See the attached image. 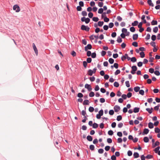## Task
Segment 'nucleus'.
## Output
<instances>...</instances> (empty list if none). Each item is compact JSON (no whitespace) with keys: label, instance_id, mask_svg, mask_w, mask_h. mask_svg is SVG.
<instances>
[{"label":"nucleus","instance_id":"obj_1","mask_svg":"<svg viewBox=\"0 0 160 160\" xmlns=\"http://www.w3.org/2000/svg\"><path fill=\"white\" fill-rule=\"evenodd\" d=\"M82 22H85L86 24L88 23L90 21V19L89 18H86L85 17H83L81 19Z\"/></svg>","mask_w":160,"mask_h":160},{"label":"nucleus","instance_id":"obj_2","mask_svg":"<svg viewBox=\"0 0 160 160\" xmlns=\"http://www.w3.org/2000/svg\"><path fill=\"white\" fill-rule=\"evenodd\" d=\"M81 29L82 30H85L86 31H88L90 29L89 28L88 26H86L82 25L81 26Z\"/></svg>","mask_w":160,"mask_h":160},{"label":"nucleus","instance_id":"obj_3","mask_svg":"<svg viewBox=\"0 0 160 160\" xmlns=\"http://www.w3.org/2000/svg\"><path fill=\"white\" fill-rule=\"evenodd\" d=\"M13 9L15 10L16 12H18L20 11L19 7L17 5H15L13 8Z\"/></svg>","mask_w":160,"mask_h":160},{"label":"nucleus","instance_id":"obj_4","mask_svg":"<svg viewBox=\"0 0 160 160\" xmlns=\"http://www.w3.org/2000/svg\"><path fill=\"white\" fill-rule=\"evenodd\" d=\"M32 47L36 55L37 56L38 55V50L34 43L32 44Z\"/></svg>","mask_w":160,"mask_h":160},{"label":"nucleus","instance_id":"obj_5","mask_svg":"<svg viewBox=\"0 0 160 160\" xmlns=\"http://www.w3.org/2000/svg\"><path fill=\"white\" fill-rule=\"evenodd\" d=\"M114 109L115 112H117L120 110V108L119 106L115 105L114 107Z\"/></svg>","mask_w":160,"mask_h":160},{"label":"nucleus","instance_id":"obj_6","mask_svg":"<svg viewBox=\"0 0 160 160\" xmlns=\"http://www.w3.org/2000/svg\"><path fill=\"white\" fill-rule=\"evenodd\" d=\"M160 144L159 142L157 141L155 143H153L152 147L153 148H155L157 146H158Z\"/></svg>","mask_w":160,"mask_h":160},{"label":"nucleus","instance_id":"obj_7","mask_svg":"<svg viewBox=\"0 0 160 160\" xmlns=\"http://www.w3.org/2000/svg\"><path fill=\"white\" fill-rule=\"evenodd\" d=\"M149 130L148 129L145 128L144 129L143 132H142V134H147L149 132Z\"/></svg>","mask_w":160,"mask_h":160},{"label":"nucleus","instance_id":"obj_8","mask_svg":"<svg viewBox=\"0 0 160 160\" xmlns=\"http://www.w3.org/2000/svg\"><path fill=\"white\" fill-rule=\"evenodd\" d=\"M138 35L137 34H133V37H132L133 40H136L138 39Z\"/></svg>","mask_w":160,"mask_h":160},{"label":"nucleus","instance_id":"obj_9","mask_svg":"<svg viewBox=\"0 0 160 160\" xmlns=\"http://www.w3.org/2000/svg\"><path fill=\"white\" fill-rule=\"evenodd\" d=\"M148 5L152 7H153L154 6V4L152 2V1L151 0H148Z\"/></svg>","mask_w":160,"mask_h":160},{"label":"nucleus","instance_id":"obj_10","mask_svg":"<svg viewBox=\"0 0 160 160\" xmlns=\"http://www.w3.org/2000/svg\"><path fill=\"white\" fill-rule=\"evenodd\" d=\"M140 88L138 86H137V87H135L134 88V91L136 92H138V91H139V90H140Z\"/></svg>","mask_w":160,"mask_h":160},{"label":"nucleus","instance_id":"obj_11","mask_svg":"<svg viewBox=\"0 0 160 160\" xmlns=\"http://www.w3.org/2000/svg\"><path fill=\"white\" fill-rule=\"evenodd\" d=\"M148 127L150 128H152L154 126H153V124L152 123V122H150L148 123Z\"/></svg>","mask_w":160,"mask_h":160},{"label":"nucleus","instance_id":"obj_12","mask_svg":"<svg viewBox=\"0 0 160 160\" xmlns=\"http://www.w3.org/2000/svg\"><path fill=\"white\" fill-rule=\"evenodd\" d=\"M146 110L149 113L151 114L152 112L153 108H151V109H150L149 108H147L146 109Z\"/></svg>","mask_w":160,"mask_h":160},{"label":"nucleus","instance_id":"obj_13","mask_svg":"<svg viewBox=\"0 0 160 160\" xmlns=\"http://www.w3.org/2000/svg\"><path fill=\"white\" fill-rule=\"evenodd\" d=\"M85 87L87 88L89 91H90V85L86 84L85 85Z\"/></svg>","mask_w":160,"mask_h":160},{"label":"nucleus","instance_id":"obj_14","mask_svg":"<svg viewBox=\"0 0 160 160\" xmlns=\"http://www.w3.org/2000/svg\"><path fill=\"white\" fill-rule=\"evenodd\" d=\"M88 49H90V44H88L85 48V50L87 51Z\"/></svg>","mask_w":160,"mask_h":160},{"label":"nucleus","instance_id":"obj_15","mask_svg":"<svg viewBox=\"0 0 160 160\" xmlns=\"http://www.w3.org/2000/svg\"><path fill=\"white\" fill-rule=\"evenodd\" d=\"M133 71H136L137 70V68L136 66H133L131 67Z\"/></svg>","mask_w":160,"mask_h":160},{"label":"nucleus","instance_id":"obj_16","mask_svg":"<svg viewBox=\"0 0 160 160\" xmlns=\"http://www.w3.org/2000/svg\"><path fill=\"white\" fill-rule=\"evenodd\" d=\"M139 108H138L136 107L134 108L133 110V112L135 113H137L139 112Z\"/></svg>","mask_w":160,"mask_h":160},{"label":"nucleus","instance_id":"obj_17","mask_svg":"<svg viewBox=\"0 0 160 160\" xmlns=\"http://www.w3.org/2000/svg\"><path fill=\"white\" fill-rule=\"evenodd\" d=\"M138 24V22L137 21H135L132 22V26H136Z\"/></svg>","mask_w":160,"mask_h":160},{"label":"nucleus","instance_id":"obj_18","mask_svg":"<svg viewBox=\"0 0 160 160\" xmlns=\"http://www.w3.org/2000/svg\"><path fill=\"white\" fill-rule=\"evenodd\" d=\"M149 139L148 137H146L144 138L143 141L145 142H148L149 141Z\"/></svg>","mask_w":160,"mask_h":160},{"label":"nucleus","instance_id":"obj_19","mask_svg":"<svg viewBox=\"0 0 160 160\" xmlns=\"http://www.w3.org/2000/svg\"><path fill=\"white\" fill-rule=\"evenodd\" d=\"M89 104V101L88 100H85L83 102L84 105H88Z\"/></svg>","mask_w":160,"mask_h":160},{"label":"nucleus","instance_id":"obj_20","mask_svg":"<svg viewBox=\"0 0 160 160\" xmlns=\"http://www.w3.org/2000/svg\"><path fill=\"white\" fill-rule=\"evenodd\" d=\"M133 156L135 158H138L139 157V154L137 152H135L133 154Z\"/></svg>","mask_w":160,"mask_h":160},{"label":"nucleus","instance_id":"obj_21","mask_svg":"<svg viewBox=\"0 0 160 160\" xmlns=\"http://www.w3.org/2000/svg\"><path fill=\"white\" fill-rule=\"evenodd\" d=\"M82 15L84 16L83 17H85L87 16V13L86 11H83L82 12Z\"/></svg>","mask_w":160,"mask_h":160},{"label":"nucleus","instance_id":"obj_22","mask_svg":"<svg viewBox=\"0 0 160 160\" xmlns=\"http://www.w3.org/2000/svg\"><path fill=\"white\" fill-rule=\"evenodd\" d=\"M160 147L159 146L158 147L156 148L154 150V151L155 152V153H157L158 151H159V149H160Z\"/></svg>","mask_w":160,"mask_h":160},{"label":"nucleus","instance_id":"obj_23","mask_svg":"<svg viewBox=\"0 0 160 160\" xmlns=\"http://www.w3.org/2000/svg\"><path fill=\"white\" fill-rule=\"evenodd\" d=\"M91 55L92 58H94L96 57V54L95 52H93L92 54L91 53Z\"/></svg>","mask_w":160,"mask_h":160},{"label":"nucleus","instance_id":"obj_24","mask_svg":"<svg viewBox=\"0 0 160 160\" xmlns=\"http://www.w3.org/2000/svg\"><path fill=\"white\" fill-rule=\"evenodd\" d=\"M104 23V22L102 21H99L98 22V26L100 27L102 26L103 24Z\"/></svg>","mask_w":160,"mask_h":160},{"label":"nucleus","instance_id":"obj_25","mask_svg":"<svg viewBox=\"0 0 160 160\" xmlns=\"http://www.w3.org/2000/svg\"><path fill=\"white\" fill-rule=\"evenodd\" d=\"M151 24L152 25H157V21L155 20H152L151 22Z\"/></svg>","mask_w":160,"mask_h":160},{"label":"nucleus","instance_id":"obj_26","mask_svg":"<svg viewBox=\"0 0 160 160\" xmlns=\"http://www.w3.org/2000/svg\"><path fill=\"white\" fill-rule=\"evenodd\" d=\"M130 60H131V62H136L137 61V59L134 57H132V58H131Z\"/></svg>","mask_w":160,"mask_h":160},{"label":"nucleus","instance_id":"obj_27","mask_svg":"<svg viewBox=\"0 0 160 160\" xmlns=\"http://www.w3.org/2000/svg\"><path fill=\"white\" fill-rule=\"evenodd\" d=\"M155 132L156 133H159L160 132V129L158 128H155Z\"/></svg>","mask_w":160,"mask_h":160},{"label":"nucleus","instance_id":"obj_28","mask_svg":"<svg viewBox=\"0 0 160 160\" xmlns=\"http://www.w3.org/2000/svg\"><path fill=\"white\" fill-rule=\"evenodd\" d=\"M108 61L110 64H112L114 62V60L112 58H110L109 59Z\"/></svg>","mask_w":160,"mask_h":160},{"label":"nucleus","instance_id":"obj_29","mask_svg":"<svg viewBox=\"0 0 160 160\" xmlns=\"http://www.w3.org/2000/svg\"><path fill=\"white\" fill-rule=\"evenodd\" d=\"M140 54L141 58H143L145 57L144 53L143 52H140Z\"/></svg>","mask_w":160,"mask_h":160},{"label":"nucleus","instance_id":"obj_30","mask_svg":"<svg viewBox=\"0 0 160 160\" xmlns=\"http://www.w3.org/2000/svg\"><path fill=\"white\" fill-rule=\"evenodd\" d=\"M122 39L120 37H118L117 39V41L118 43H121L122 42Z\"/></svg>","mask_w":160,"mask_h":160},{"label":"nucleus","instance_id":"obj_31","mask_svg":"<svg viewBox=\"0 0 160 160\" xmlns=\"http://www.w3.org/2000/svg\"><path fill=\"white\" fill-rule=\"evenodd\" d=\"M114 86L116 87H118L119 86V84L118 82H115L114 83Z\"/></svg>","mask_w":160,"mask_h":160},{"label":"nucleus","instance_id":"obj_32","mask_svg":"<svg viewBox=\"0 0 160 160\" xmlns=\"http://www.w3.org/2000/svg\"><path fill=\"white\" fill-rule=\"evenodd\" d=\"M103 11V9L102 8H100L99 9L98 12L99 13L102 14V13Z\"/></svg>","mask_w":160,"mask_h":160},{"label":"nucleus","instance_id":"obj_33","mask_svg":"<svg viewBox=\"0 0 160 160\" xmlns=\"http://www.w3.org/2000/svg\"><path fill=\"white\" fill-rule=\"evenodd\" d=\"M158 31V28L157 27H155L154 28H153V31L155 33L157 32Z\"/></svg>","mask_w":160,"mask_h":160},{"label":"nucleus","instance_id":"obj_34","mask_svg":"<svg viewBox=\"0 0 160 160\" xmlns=\"http://www.w3.org/2000/svg\"><path fill=\"white\" fill-rule=\"evenodd\" d=\"M152 158H153V156H152V155H150V154H148V155H147V156L146 157V158H147L148 159Z\"/></svg>","mask_w":160,"mask_h":160},{"label":"nucleus","instance_id":"obj_35","mask_svg":"<svg viewBox=\"0 0 160 160\" xmlns=\"http://www.w3.org/2000/svg\"><path fill=\"white\" fill-rule=\"evenodd\" d=\"M92 20L94 21L97 22L98 21L99 19L98 17H94L92 18Z\"/></svg>","mask_w":160,"mask_h":160},{"label":"nucleus","instance_id":"obj_36","mask_svg":"<svg viewBox=\"0 0 160 160\" xmlns=\"http://www.w3.org/2000/svg\"><path fill=\"white\" fill-rule=\"evenodd\" d=\"M122 119V117L121 115H119L117 116V120L118 121L121 120Z\"/></svg>","mask_w":160,"mask_h":160},{"label":"nucleus","instance_id":"obj_37","mask_svg":"<svg viewBox=\"0 0 160 160\" xmlns=\"http://www.w3.org/2000/svg\"><path fill=\"white\" fill-rule=\"evenodd\" d=\"M98 124L97 123H93L92 125V127L93 128H98Z\"/></svg>","mask_w":160,"mask_h":160},{"label":"nucleus","instance_id":"obj_38","mask_svg":"<svg viewBox=\"0 0 160 160\" xmlns=\"http://www.w3.org/2000/svg\"><path fill=\"white\" fill-rule=\"evenodd\" d=\"M130 30L132 32H134L135 31V29L134 27H132L130 28Z\"/></svg>","mask_w":160,"mask_h":160},{"label":"nucleus","instance_id":"obj_39","mask_svg":"<svg viewBox=\"0 0 160 160\" xmlns=\"http://www.w3.org/2000/svg\"><path fill=\"white\" fill-rule=\"evenodd\" d=\"M77 96L79 98H81L83 97V95L82 93L79 92L78 93Z\"/></svg>","mask_w":160,"mask_h":160},{"label":"nucleus","instance_id":"obj_40","mask_svg":"<svg viewBox=\"0 0 160 160\" xmlns=\"http://www.w3.org/2000/svg\"><path fill=\"white\" fill-rule=\"evenodd\" d=\"M132 45L135 47H137L138 46V43L137 42H133L132 43Z\"/></svg>","mask_w":160,"mask_h":160},{"label":"nucleus","instance_id":"obj_41","mask_svg":"<svg viewBox=\"0 0 160 160\" xmlns=\"http://www.w3.org/2000/svg\"><path fill=\"white\" fill-rule=\"evenodd\" d=\"M87 62L85 61H84L83 62V65L85 68H86L87 65Z\"/></svg>","mask_w":160,"mask_h":160},{"label":"nucleus","instance_id":"obj_42","mask_svg":"<svg viewBox=\"0 0 160 160\" xmlns=\"http://www.w3.org/2000/svg\"><path fill=\"white\" fill-rule=\"evenodd\" d=\"M114 26L113 23L112 22H110L109 23L108 27L110 28H112Z\"/></svg>","mask_w":160,"mask_h":160},{"label":"nucleus","instance_id":"obj_43","mask_svg":"<svg viewBox=\"0 0 160 160\" xmlns=\"http://www.w3.org/2000/svg\"><path fill=\"white\" fill-rule=\"evenodd\" d=\"M144 91L142 90H139V93L140 94L142 95H143L144 94Z\"/></svg>","mask_w":160,"mask_h":160},{"label":"nucleus","instance_id":"obj_44","mask_svg":"<svg viewBox=\"0 0 160 160\" xmlns=\"http://www.w3.org/2000/svg\"><path fill=\"white\" fill-rule=\"evenodd\" d=\"M149 72L152 73L154 72V69L153 68H150L149 69Z\"/></svg>","mask_w":160,"mask_h":160},{"label":"nucleus","instance_id":"obj_45","mask_svg":"<svg viewBox=\"0 0 160 160\" xmlns=\"http://www.w3.org/2000/svg\"><path fill=\"white\" fill-rule=\"evenodd\" d=\"M156 36L155 35H152L151 37L152 40V41H154L156 40Z\"/></svg>","mask_w":160,"mask_h":160},{"label":"nucleus","instance_id":"obj_46","mask_svg":"<svg viewBox=\"0 0 160 160\" xmlns=\"http://www.w3.org/2000/svg\"><path fill=\"white\" fill-rule=\"evenodd\" d=\"M104 150L103 149H100L98 150V152L99 153H102L103 152Z\"/></svg>","mask_w":160,"mask_h":160},{"label":"nucleus","instance_id":"obj_47","mask_svg":"<svg viewBox=\"0 0 160 160\" xmlns=\"http://www.w3.org/2000/svg\"><path fill=\"white\" fill-rule=\"evenodd\" d=\"M103 3L102 2H99L98 3V6L100 7H102L103 6Z\"/></svg>","mask_w":160,"mask_h":160},{"label":"nucleus","instance_id":"obj_48","mask_svg":"<svg viewBox=\"0 0 160 160\" xmlns=\"http://www.w3.org/2000/svg\"><path fill=\"white\" fill-rule=\"evenodd\" d=\"M120 73V71L119 70H117L115 72V75H116L119 74Z\"/></svg>","mask_w":160,"mask_h":160},{"label":"nucleus","instance_id":"obj_49","mask_svg":"<svg viewBox=\"0 0 160 160\" xmlns=\"http://www.w3.org/2000/svg\"><path fill=\"white\" fill-rule=\"evenodd\" d=\"M154 73L157 76H159L160 75V73L158 71H156L154 72Z\"/></svg>","mask_w":160,"mask_h":160},{"label":"nucleus","instance_id":"obj_50","mask_svg":"<svg viewBox=\"0 0 160 160\" xmlns=\"http://www.w3.org/2000/svg\"><path fill=\"white\" fill-rule=\"evenodd\" d=\"M114 112L113 110H110L109 112V113L110 115H113L114 114Z\"/></svg>","mask_w":160,"mask_h":160},{"label":"nucleus","instance_id":"obj_51","mask_svg":"<svg viewBox=\"0 0 160 160\" xmlns=\"http://www.w3.org/2000/svg\"><path fill=\"white\" fill-rule=\"evenodd\" d=\"M125 84L127 87L128 88L130 87V85L129 81H126L125 82Z\"/></svg>","mask_w":160,"mask_h":160},{"label":"nucleus","instance_id":"obj_52","mask_svg":"<svg viewBox=\"0 0 160 160\" xmlns=\"http://www.w3.org/2000/svg\"><path fill=\"white\" fill-rule=\"evenodd\" d=\"M103 28L105 30H107L108 28V26L106 25H104L103 27Z\"/></svg>","mask_w":160,"mask_h":160},{"label":"nucleus","instance_id":"obj_53","mask_svg":"<svg viewBox=\"0 0 160 160\" xmlns=\"http://www.w3.org/2000/svg\"><path fill=\"white\" fill-rule=\"evenodd\" d=\"M108 134L110 135H112L113 134V132L112 130H109L108 132Z\"/></svg>","mask_w":160,"mask_h":160},{"label":"nucleus","instance_id":"obj_54","mask_svg":"<svg viewBox=\"0 0 160 160\" xmlns=\"http://www.w3.org/2000/svg\"><path fill=\"white\" fill-rule=\"evenodd\" d=\"M71 54L73 57H75L76 55V52L74 51L72 52Z\"/></svg>","mask_w":160,"mask_h":160},{"label":"nucleus","instance_id":"obj_55","mask_svg":"<svg viewBox=\"0 0 160 160\" xmlns=\"http://www.w3.org/2000/svg\"><path fill=\"white\" fill-rule=\"evenodd\" d=\"M125 56L126 57V59L127 58L128 61H129L130 60L131 58L128 56V55L127 54H125Z\"/></svg>","mask_w":160,"mask_h":160},{"label":"nucleus","instance_id":"obj_56","mask_svg":"<svg viewBox=\"0 0 160 160\" xmlns=\"http://www.w3.org/2000/svg\"><path fill=\"white\" fill-rule=\"evenodd\" d=\"M126 95L128 98H130L132 96V93L131 92H129L127 94V95Z\"/></svg>","mask_w":160,"mask_h":160},{"label":"nucleus","instance_id":"obj_57","mask_svg":"<svg viewBox=\"0 0 160 160\" xmlns=\"http://www.w3.org/2000/svg\"><path fill=\"white\" fill-rule=\"evenodd\" d=\"M81 7H82L79 6H77V11H81V10L82 9Z\"/></svg>","mask_w":160,"mask_h":160},{"label":"nucleus","instance_id":"obj_58","mask_svg":"<svg viewBox=\"0 0 160 160\" xmlns=\"http://www.w3.org/2000/svg\"><path fill=\"white\" fill-rule=\"evenodd\" d=\"M109 20V19L106 17H105L104 19V21L105 22H108Z\"/></svg>","mask_w":160,"mask_h":160},{"label":"nucleus","instance_id":"obj_59","mask_svg":"<svg viewBox=\"0 0 160 160\" xmlns=\"http://www.w3.org/2000/svg\"><path fill=\"white\" fill-rule=\"evenodd\" d=\"M142 62H139L138 63V66L139 67H141L142 65Z\"/></svg>","mask_w":160,"mask_h":160},{"label":"nucleus","instance_id":"obj_60","mask_svg":"<svg viewBox=\"0 0 160 160\" xmlns=\"http://www.w3.org/2000/svg\"><path fill=\"white\" fill-rule=\"evenodd\" d=\"M127 29L126 28H123L122 29V33H126V32H127Z\"/></svg>","mask_w":160,"mask_h":160},{"label":"nucleus","instance_id":"obj_61","mask_svg":"<svg viewBox=\"0 0 160 160\" xmlns=\"http://www.w3.org/2000/svg\"><path fill=\"white\" fill-rule=\"evenodd\" d=\"M123 125V123L122 122H120V123H119L118 124V127L119 128H121L122 127Z\"/></svg>","mask_w":160,"mask_h":160},{"label":"nucleus","instance_id":"obj_62","mask_svg":"<svg viewBox=\"0 0 160 160\" xmlns=\"http://www.w3.org/2000/svg\"><path fill=\"white\" fill-rule=\"evenodd\" d=\"M107 141L109 143H111L112 142V139L110 138H108L107 139Z\"/></svg>","mask_w":160,"mask_h":160},{"label":"nucleus","instance_id":"obj_63","mask_svg":"<svg viewBox=\"0 0 160 160\" xmlns=\"http://www.w3.org/2000/svg\"><path fill=\"white\" fill-rule=\"evenodd\" d=\"M128 156H130L132 155V152L131 151L129 150L128 152Z\"/></svg>","mask_w":160,"mask_h":160},{"label":"nucleus","instance_id":"obj_64","mask_svg":"<svg viewBox=\"0 0 160 160\" xmlns=\"http://www.w3.org/2000/svg\"><path fill=\"white\" fill-rule=\"evenodd\" d=\"M116 156L114 155H112L111 157V159L112 160H116Z\"/></svg>","mask_w":160,"mask_h":160}]
</instances>
